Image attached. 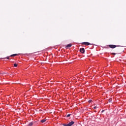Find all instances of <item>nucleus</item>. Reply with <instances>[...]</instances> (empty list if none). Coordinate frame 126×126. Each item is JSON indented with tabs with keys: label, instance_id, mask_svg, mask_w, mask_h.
I'll use <instances>...</instances> for the list:
<instances>
[{
	"label": "nucleus",
	"instance_id": "obj_15",
	"mask_svg": "<svg viewBox=\"0 0 126 126\" xmlns=\"http://www.w3.org/2000/svg\"><path fill=\"white\" fill-rule=\"evenodd\" d=\"M96 108H97V107H96V106L94 107V109H96Z\"/></svg>",
	"mask_w": 126,
	"mask_h": 126
},
{
	"label": "nucleus",
	"instance_id": "obj_11",
	"mask_svg": "<svg viewBox=\"0 0 126 126\" xmlns=\"http://www.w3.org/2000/svg\"><path fill=\"white\" fill-rule=\"evenodd\" d=\"M10 57V56L7 57L6 58V59L7 60H9Z\"/></svg>",
	"mask_w": 126,
	"mask_h": 126
},
{
	"label": "nucleus",
	"instance_id": "obj_9",
	"mask_svg": "<svg viewBox=\"0 0 126 126\" xmlns=\"http://www.w3.org/2000/svg\"><path fill=\"white\" fill-rule=\"evenodd\" d=\"M17 65H18V64L16 63L14 64V66H15V67H17Z\"/></svg>",
	"mask_w": 126,
	"mask_h": 126
},
{
	"label": "nucleus",
	"instance_id": "obj_16",
	"mask_svg": "<svg viewBox=\"0 0 126 126\" xmlns=\"http://www.w3.org/2000/svg\"><path fill=\"white\" fill-rule=\"evenodd\" d=\"M102 112H104V110H103Z\"/></svg>",
	"mask_w": 126,
	"mask_h": 126
},
{
	"label": "nucleus",
	"instance_id": "obj_4",
	"mask_svg": "<svg viewBox=\"0 0 126 126\" xmlns=\"http://www.w3.org/2000/svg\"><path fill=\"white\" fill-rule=\"evenodd\" d=\"M82 45H87V46H89V45H91V44L88 42H84L82 43Z\"/></svg>",
	"mask_w": 126,
	"mask_h": 126
},
{
	"label": "nucleus",
	"instance_id": "obj_17",
	"mask_svg": "<svg viewBox=\"0 0 126 126\" xmlns=\"http://www.w3.org/2000/svg\"><path fill=\"white\" fill-rule=\"evenodd\" d=\"M102 112H104V110H103Z\"/></svg>",
	"mask_w": 126,
	"mask_h": 126
},
{
	"label": "nucleus",
	"instance_id": "obj_3",
	"mask_svg": "<svg viewBox=\"0 0 126 126\" xmlns=\"http://www.w3.org/2000/svg\"><path fill=\"white\" fill-rule=\"evenodd\" d=\"M80 52L82 53V54H84L85 53V49L84 48H81L80 49Z\"/></svg>",
	"mask_w": 126,
	"mask_h": 126
},
{
	"label": "nucleus",
	"instance_id": "obj_14",
	"mask_svg": "<svg viewBox=\"0 0 126 126\" xmlns=\"http://www.w3.org/2000/svg\"><path fill=\"white\" fill-rule=\"evenodd\" d=\"M89 103H91V102H92V100H89Z\"/></svg>",
	"mask_w": 126,
	"mask_h": 126
},
{
	"label": "nucleus",
	"instance_id": "obj_12",
	"mask_svg": "<svg viewBox=\"0 0 126 126\" xmlns=\"http://www.w3.org/2000/svg\"><path fill=\"white\" fill-rule=\"evenodd\" d=\"M109 101L111 103L112 102V98L109 99Z\"/></svg>",
	"mask_w": 126,
	"mask_h": 126
},
{
	"label": "nucleus",
	"instance_id": "obj_1",
	"mask_svg": "<svg viewBox=\"0 0 126 126\" xmlns=\"http://www.w3.org/2000/svg\"><path fill=\"white\" fill-rule=\"evenodd\" d=\"M74 122L72 121V122L69 123V124H64L63 126H72V125H74Z\"/></svg>",
	"mask_w": 126,
	"mask_h": 126
},
{
	"label": "nucleus",
	"instance_id": "obj_6",
	"mask_svg": "<svg viewBox=\"0 0 126 126\" xmlns=\"http://www.w3.org/2000/svg\"><path fill=\"white\" fill-rule=\"evenodd\" d=\"M17 54H12V55H11L10 56V57H16V56H17Z\"/></svg>",
	"mask_w": 126,
	"mask_h": 126
},
{
	"label": "nucleus",
	"instance_id": "obj_7",
	"mask_svg": "<svg viewBox=\"0 0 126 126\" xmlns=\"http://www.w3.org/2000/svg\"><path fill=\"white\" fill-rule=\"evenodd\" d=\"M46 119H43L41 121V123H45L46 122Z\"/></svg>",
	"mask_w": 126,
	"mask_h": 126
},
{
	"label": "nucleus",
	"instance_id": "obj_10",
	"mask_svg": "<svg viewBox=\"0 0 126 126\" xmlns=\"http://www.w3.org/2000/svg\"><path fill=\"white\" fill-rule=\"evenodd\" d=\"M70 115H71V114H68L67 115V118H69V117H70Z\"/></svg>",
	"mask_w": 126,
	"mask_h": 126
},
{
	"label": "nucleus",
	"instance_id": "obj_8",
	"mask_svg": "<svg viewBox=\"0 0 126 126\" xmlns=\"http://www.w3.org/2000/svg\"><path fill=\"white\" fill-rule=\"evenodd\" d=\"M33 126V123L31 122L29 123V126Z\"/></svg>",
	"mask_w": 126,
	"mask_h": 126
},
{
	"label": "nucleus",
	"instance_id": "obj_2",
	"mask_svg": "<svg viewBox=\"0 0 126 126\" xmlns=\"http://www.w3.org/2000/svg\"><path fill=\"white\" fill-rule=\"evenodd\" d=\"M109 47L111 49H115V48H117V47H120V46L115 45H109Z\"/></svg>",
	"mask_w": 126,
	"mask_h": 126
},
{
	"label": "nucleus",
	"instance_id": "obj_5",
	"mask_svg": "<svg viewBox=\"0 0 126 126\" xmlns=\"http://www.w3.org/2000/svg\"><path fill=\"white\" fill-rule=\"evenodd\" d=\"M71 46H72L71 44H67V46H66V48H70Z\"/></svg>",
	"mask_w": 126,
	"mask_h": 126
},
{
	"label": "nucleus",
	"instance_id": "obj_13",
	"mask_svg": "<svg viewBox=\"0 0 126 126\" xmlns=\"http://www.w3.org/2000/svg\"><path fill=\"white\" fill-rule=\"evenodd\" d=\"M112 55H117V54L115 53H112Z\"/></svg>",
	"mask_w": 126,
	"mask_h": 126
}]
</instances>
